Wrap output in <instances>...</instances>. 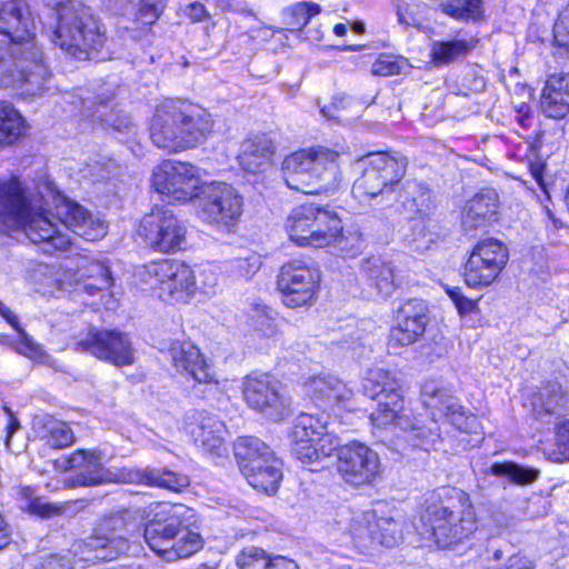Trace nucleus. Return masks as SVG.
Returning <instances> with one entry per match:
<instances>
[{
    "label": "nucleus",
    "mask_w": 569,
    "mask_h": 569,
    "mask_svg": "<svg viewBox=\"0 0 569 569\" xmlns=\"http://www.w3.org/2000/svg\"><path fill=\"white\" fill-rule=\"evenodd\" d=\"M361 270L367 277L369 284L376 288L381 298H387L395 291L396 274L391 263L378 257H371L361 264Z\"/></svg>",
    "instance_id": "38"
},
{
    "label": "nucleus",
    "mask_w": 569,
    "mask_h": 569,
    "mask_svg": "<svg viewBox=\"0 0 569 569\" xmlns=\"http://www.w3.org/2000/svg\"><path fill=\"white\" fill-rule=\"evenodd\" d=\"M351 102L352 99L348 96H337L335 97L331 106H327L321 109V113L328 119L340 120L342 118L340 111L346 109Z\"/></svg>",
    "instance_id": "57"
},
{
    "label": "nucleus",
    "mask_w": 569,
    "mask_h": 569,
    "mask_svg": "<svg viewBox=\"0 0 569 569\" xmlns=\"http://www.w3.org/2000/svg\"><path fill=\"white\" fill-rule=\"evenodd\" d=\"M408 193L411 196L403 201L406 211L413 221V241L418 249H427L439 238L438 222L432 219L435 204L430 191L421 184H409Z\"/></svg>",
    "instance_id": "22"
},
{
    "label": "nucleus",
    "mask_w": 569,
    "mask_h": 569,
    "mask_svg": "<svg viewBox=\"0 0 569 569\" xmlns=\"http://www.w3.org/2000/svg\"><path fill=\"white\" fill-rule=\"evenodd\" d=\"M556 446L563 459H569V419L556 426Z\"/></svg>",
    "instance_id": "56"
},
{
    "label": "nucleus",
    "mask_w": 569,
    "mask_h": 569,
    "mask_svg": "<svg viewBox=\"0 0 569 569\" xmlns=\"http://www.w3.org/2000/svg\"><path fill=\"white\" fill-rule=\"evenodd\" d=\"M0 226L4 229H22L34 243H48L63 249L69 239L61 233L43 208L29 199L22 183L16 179L0 180Z\"/></svg>",
    "instance_id": "4"
},
{
    "label": "nucleus",
    "mask_w": 569,
    "mask_h": 569,
    "mask_svg": "<svg viewBox=\"0 0 569 569\" xmlns=\"http://www.w3.org/2000/svg\"><path fill=\"white\" fill-rule=\"evenodd\" d=\"M27 123L18 110L7 101H0V149L13 144L26 134Z\"/></svg>",
    "instance_id": "39"
},
{
    "label": "nucleus",
    "mask_w": 569,
    "mask_h": 569,
    "mask_svg": "<svg viewBox=\"0 0 569 569\" xmlns=\"http://www.w3.org/2000/svg\"><path fill=\"white\" fill-rule=\"evenodd\" d=\"M337 469L342 478L352 485L370 483L379 472L378 455L366 445L352 441L338 446Z\"/></svg>",
    "instance_id": "23"
},
{
    "label": "nucleus",
    "mask_w": 569,
    "mask_h": 569,
    "mask_svg": "<svg viewBox=\"0 0 569 569\" xmlns=\"http://www.w3.org/2000/svg\"><path fill=\"white\" fill-rule=\"evenodd\" d=\"M103 455L97 449H79L62 461L63 469H79L74 476L64 478L66 488L94 487L102 483H129L131 467L108 469L102 463Z\"/></svg>",
    "instance_id": "14"
},
{
    "label": "nucleus",
    "mask_w": 569,
    "mask_h": 569,
    "mask_svg": "<svg viewBox=\"0 0 569 569\" xmlns=\"http://www.w3.org/2000/svg\"><path fill=\"white\" fill-rule=\"evenodd\" d=\"M167 0H141L139 18L146 24L154 23L162 14Z\"/></svg>",
    "instance_id": "53"
},
{
    "label": "nucleus",
    "mask_w": 569,
    "mask_h": 569,
    "mask_svg": "<svg viewBox=\"0 0 569 569\" xmlns=\"http://www.w3.org/2000/svg\"><path fill=\"white\" fill-rule=\"evenodd\" d=\"M497 194L493 190H487L476 194L467 201L461 224L465 232L470 233L479 228L488 226L496 219Z\"/></svg>",
    "instance_id": "31"
},
{
    "label": "nucleus",
    "mask_w": 569,
    "mask_h": 569,
    "mask_svg": "<svg viewBox=\"0 0 569 569\" xmlns=\"http://www.w3.org/2000/svg\"><path fill=\"white\" fill-rule=\"evenodd\" d=\"M490 472L497 477H506L517 485H529L537 480L539 471L529 467H522L515 462L492 463Z\"/></svg>",
    "instance_id": "45"
},
{
    "label": "nucleus",
    "mask_w": 569,
    "mask_h": 569,
    "mask_svg": "<svg viewBox=\"0 0 569 569\" xmlns=\"http://www.w3.org/2000/svg\"><path fill=\"white\" fill-rule=\"evenodd\" d=\"M194 273L198 284L197 289H200L206 293L212 291L218 284V274L212 267H198L194 270Z\"/></svg>",
    "instance_id": "54"
},
{
    "label": "nucleus",
    "mask_w": 569,
    "mask_h": 569,
    "mask_svg": "<svg viewBox=\"0 0 569 569\" xmlns=\"http://www.w3.org/2000/svg\"><path fill=\"white\" fill-rule=\"evenodd\" d=\"M455 305H456L459 313H461V315L470 313L477 308L476 302L471 299H468L465 296L459 298V300Z\"/></svg>",
    "instance_id": "64"
},
{
    "label": "nucleus",
    "mask_w": 569,
    "mask_h": 569,
    "mask_svg": "<svg viewBox=\"0 0 569 569\" xmlns=\"http://www.w3.org/2000/svg\"><path fill=\"white\" fill-rule=\"evenodd\" d=\"M423 390L425 393L431 395L432 402L429 406L436 407L443 412L448 421L456 429L469 435L479 436L481 433L478 418L466 410L455 397L447 395L442 390L431 389L429 386H425Z\"/></svg>",
    "instance_id": "28"
},
{
    "label": "nucleus",
    "mask_w": 569,
    "mask_h": 569,
    "mask_svg": "<svg viewBox=\"0 0 569 569\" xmlns=\"http://www.w3.org/2000/svg\"><path fill=\"white\" fill-rule=\"evenodd\" d=\"M184 14L192 21L199 22L208 18L206 7L200 2H193L186 7Z\"/></svg>",
    "instance_id": "58"
},
{
    "label": "nucleus",
    "mask_w": 569,
    "mask_h": 569,
    "mask_svg": "<svg viewBox=\"0 0 569 569\" xmlns=\"http://www.w3.org/2000/svg\"><path fill=\"white\" fill-rule=\"evenodd\" d=\"M305 393L319 407L351 410L353 407L352 390L337 376L322 371L305 379Z\"/></svg>",
    "instance_id": "26"
},
{
    "label": "nucleus",
    "mask_w": 569,
    "mask_h": 569,
    "mask_svg": "<svg viewBox=\"0 0 569 569\" xmlns=\"http://www.w3.org/2000/svg\"><path fill=\"white\" fill-rule=\"evenodd\" d=\"M242 392L246 402L271 419H281L289 412L290 401L282 392L280 381L267 373L248 376Z\"/></svg>",
    "instance_id": "21"
},
{
    "label": "nucleus",
    "mask_w": 569,
    "mask_h": 569,
    "mask_svg": "<svg viewBox=\"0 0 569 569\" xmlns=\"http://www.w3.org/2000/svg\"><path fill=\"white\" fill-rule=\"evenodd\" d=\"M0 315L18 331L20 343L23 349L21 352L28 357H36L42 353L41 347L36 343L31 337L19 327V320L1 301H0Z\"/></svg>",
    "instance_id": "48"
},
{
    "label": "nucleus",
    "mask_w": 569,
    "mask_h": 569,
    "mask_svg": "<svg viewBox=\"0 0 569 569\" xmlns=\"http://www.w3.org/2000/svg\"><path fill=\"white\" fill-rule=\"evenodd\" d=\"M359 161L363 163V170L353 182V196L380 208L392 207L399 199L407 159L399 153L376 152L360 158Z\"/></svg>",
    "instance_id": "8"
},
{
    "label": "nucleus",
    "mask_w": 569,
    "mask_h": 569,
    "mask_svg": "<svg viewBox=\"0 0 569 569\" xmlns=\"http://www.w3.org/2000/svg\"><path fill=\"white\" fill-rule=\"evenodd\" d=\"M339 153L327 149H301L287 156L281 164L288 188L306 194L328 193L340 181Z\"/></svg>",
    "instance_id": "7"
},
{
    "label": "nucleus",
    "mask_w": 569,
    "mask_h": 569,
    "mask_svg": "<svg viewBox=\"0 0 569 569\" xmlns=\"http://www.w3.org/2000/svg\"><path fill=\"white\" fill-rule=\"evenodd\" d=\"M54 11V44L77 60H89L101 50L106 42L104 30L90 7L68 0L59 3Z\"/></svg>",
    "instance_id": "6"
},
{
    "label": "nucleus",
    "mask_w": 569,
    "mask_h": 569,
    "mask_svg": "<svg viewBox=\"0 0 569 569\" xmlns=\"http://www.w3.org/2000/svg\"><path fill=\"white\" fill-rule=\"evenodd\" d=\"M307 238L305 246L322 248L336 242L341 246L342 224L340 218L319 207Z\"/></svg>",
    "instance_id": "35"
},
{
    "label": "nucleus",
    "mask_w": 569,
    "mask_h": 569,
    "mask_svg": "<svg viewBox=\"0 0 569 569\" xmlns=\"http://www.w3.org/2000/svg\"><path fill=\"white\" fill-rule=\"evenodd\" d=\"M63 281L74 284V291L96 296L112 286V277L104 262L88 257L77 259L74 266H68Z\"/></svg>",
    "instance_id": "27"
},
{
    "label": "nucleus",
    "mask_w": 569,
    "mask_h": 569,
    "mask_svg": "<svg viewBox=\"0 0 569 569\" xmlns=\"http://www.w3.org/2000/svg\"><path fill=\"white\" fill-rule=\"evenodd\" d=\"M26 509L30 513L43 519L62 516L66 511V507L63 505L52 503L39 497H36L29 503H27Z\"/></svg>",
    "instance_id": "51"
},
{
    "label": "nucleus",
    "mask_w": 569,
    "mask_h": 569,
    "mask_svg": "<svg viewBox=\"0 0 569 569\" xmlns=\"http://www.w3.org/2000/svg\"><path fill=\"white\" fill-rule=\"evenodd\" d=\"M83 113L103 129L130 132L134 127L130 116L118 110L110 100L96 98L93 101H86Z\"/></svg>",
    "instance_id": "33"
},
{
    "label": "nucleus",
    "mask_w": 569,
    "mask_h": 569,
    "mask_svg": "<svg viewBox=\"0 0 569 569\" xmlns=\"http://www.w3.org/2000/svg\"><path fill=\"white\" fill-rule=\"evenodd\" d=\"M555 43L569 52V1L553 26Z\"/></svg>",
    "instance_id": "52"
},
{
    "label": "nucleus",
    "mask_w": 569,
    "mask_h": 569,
    "mask_svg": "<svg viewBox=\"0 0 569 569\" xmlns=\"http://www.w3.org/2000/svg\"><path fill=\"white\" fill-rule=\"evenodd\" d=\"M543 170H545L543 163L537 162V163H532L530 166V171H531L532 177L535 178L537 183L541 187V189L548 194V189H547V186L543 180Z\"/></svg>",
    "instance_id": "63"
},
{
    "label": "nucleus",
    "mask_w": 569,
    "mask_h": 569,
    "mask_svg": "<svg viewBox=\"0 0 569 569\" xmlns=\"http://www.w3.org/2000/svg\"><path fill=\"white\" fill-rule=\"evenodd\" d=\"M320 281L317 268L302 259L286 262L278 274L277 287L282 302L289 308L309 306L315 300Z\"/></svg>",
    "instance_id": "18"
},
{
    "label": "nucleus",
    "mask_w": 569,
    "mask_h": 569,
    "mask_svg": "<svg viewBox=\"0 0 569 569\" xmlns=\"http://www.w3.org/2000/svg\"><path fill=\"white\" fill-rule=\"evenodd\" d=\"M274 146L272 140L266 136H257L242 144L240 163L248 172L256 173L269 166Z\"/></svg>",
    "instance_id": "37"
},
{
    "label": "nucleus",
    "mask_w": 569,
    "mask_h": 569,
    "mask_svg": "<svg viewBox=\"0 0 569 569\" xmlns=\"http://www.w3.org/2000/svg\"><path fill=\"white\" fill-rule=\"evenodd\" d=\"M428 308L422 300H408L397 311L396 325L391 327L387 346L397 351L418 341L426 331Z\"/></svg>",
    "instance_id": "24"
},
{
    "label": "nucleus",
    "mask_w": 569,
    "mask_h": 569,
    "mask_svg": "<svg viewBox=\"0 0 569 569\" xmlns=\"http://www.w3.org/2000/svg\"><path fill=\"white\" fill-rule=\"evenodd\" d=\"M110 167L111 164H106V166H92L91 169H90V174H91V178L94 180V181H103V180H107L110 178Z\"/></svg>",
    "instance_id": "62"
},
{
    "label": "nucleus",
    "mask_w": 569,
    "mask_h": 569,
    "mask_svg": "<svg viewBox=\"0 0 569 569\" xmlns=\"http://www.w3.org/2000/svg\"><path fill=\"white\" fill-rule=\"evenodd\" d=\"M439 502H430L413 523L420 547L453 548L468 540L478 529V518L467 492L457 488H441Z\"/></svg>",
    "instance_id": "2"
},
{
    "label": "nucleus",
    "mask_w": 569,
    "mask_h": 569,
    "mask_svg": "<svg viewBox=\"0 0 569 569\" xmlns=\"http://www.w3.org/2000/svg\"><path fill=\"white\" fill-rule=\"evenodd\" d=\"M241 472L252 488L267 495L276 493L282 479L281 463L274 457L244 465Z\"/></svg>",
    "instance_id": "36"
},
{
    "label": "nucleus",
    "mask_w": 569,
    "mask_h": 569,
    "mask_svg": "<svg viewBox=\"0 0 569 569\" xmlns=\"http://www.w3.org/2000/svg\"><path fill=\"white\" fill-rule=\"evenodd\" d=\"M224 435L226 426L217 416L207 412L198 413L191 436L204 451L220 456Z\"/></svg>",
    "instance_id": "32"
},
{
    "label": "nucleus",
    "mask_w": 569,
    "mask_h": 569,
    "mask_svg": "<svg viewBox=\"0 0 569 569\" xmlns=\"http://www.w3.org/2000/svg\"><path fill=\"white\" fill-rule=\"evenodd\" d=\"M153 273L163 299L187 301L197 290L194 270L182 261L163 260L153 266Z\"/></svg>",
    "instance_id": "25"
},
{
    "label": "nucleus",
    "mask_w": 569,
    "mask_h": 569,
    "mask_svg": "<svg viewBox=\"0 0 569 569\" xmlns=\"http://www.w3.org/2000/svg\"><path fill=\"white\" fill-rule=\"evenodd\" d=\"M129 483L146 485L179 492L190 485L189 477L167 468H133L129 473Z\"/></svg>",
    "instance_id": "34"
},
{
    "label": "nucleus",
    "mask_w": 569,
    "mask_h": 569,
    "mask_svg": "<svg viewBox=\"0 0 569 569\" xmlns=\"http://www.w3.org/2000/svg\"><path fill=\"white\" fill-rule=\"evenodd\" d=\"M540 403H535V407H540L546 413H557L561 410L568 401V393L562 389L559 383H548L539 395Z\"/></svg>",
    "instance_id": "47"
},
{
    "label": "nucleus",
    "mask_w": 569,
    "mask_h": 569,
    "mask_svg": "<svg viewBox=\"0 0 569 569\" xmlns=\"http://www.w3.org/2000/svg\"><path fill=\"white\" fill-rule=\"evenodd\" d=\"M74 435L66 422H54L48 431L47 443L53 449H63L71 446Z\"/></svg>",
    "instance_id": "50"
},
{
    "label": "nucleus",
    "mask_w": 569,
    "mask_h": 569,
    "mask_svg": "<svg viewBox=\"0 0 569 569\" xmlns=\"http://www.w3.org/2000/svg\"><path fill=\"white\" fill-rule=\"evenodd\" d=\"M508 261V250L499 240L479 241L465 264V282L470 288L486 287L493 282Z\"/></svg>",
    "instance_id": "19"
},
{
    "label": "nucleus",
    "mask_w": 569,
    "mask_h": 569,
    "mask_svg": "<svg viewBox=\"0 0 569 569\" xmlns=\"http://www.w3.org/2000/svg\"><path fill=\"white\" fill-rule=\"evenodd\" d=\"M319 207L306 203L295 208L287 219L289 237L299 246H305L311 224L315 221Z\"/></svg>",
    "instance_id": "40"
},
{
    "label": "nucleus",
    "mask_w": 569,
    "mask_h": 569,
    "mask_svg": "<svg viewBox=\"0 0 569 569\" xmlns=\"http://www.w3.org/2000/svg\"><path fill=\"white\" fill-rule=\"evenodd\" d=\"M122 513L111 515L100 521L94 532L82 541L74 543V553L84 561H110L128 550V542L122 536L126 528Z\"/></svg>",
    "instance_id": "17"
},
{
    "label": "nucleus",
    "mask_w": 569,
    "mask_h": 569,
    "mask_svg": "<svg viewBox=\"0 0 569 569\" xmlns=\"http://www.w3.org/2000/svg\"><path fill=\"white\" fill-rule=\"evenodd\" d=\"M73 349L118 368L136 362L132 340L128 333L118 329L90 328L86 337L73 343Z\"/></svg>",
    "instance_id": "12"
},
{
    "label": "nucleus",
    "mask_w": 569,
    "mask_h": 569,
    "mask_svg": "<svg viewBox=\"0 0 569 569\" xmlns=\"http://www.w3.org/2000/svg\"><path fill=\"white\" fill-rule=\"evenodd\" d=\"M540 106L548 118L563 119L569 113V73L548 77L542 89Z\"/></svg>",
    "instance_id": "30"
},
{
    "label": "nucleus",
    "mask_w": 569,
    "mask_h": 569,
    "mask_svg": "<svg viewBox=\"0 0 569 569\" xmlns=\"http://www.w3.org/2000/svg\"><path fill=\"white\" fill-rule=\"evenodd\" d=\"M187 511L184 505L161 502L156 506L152 519L144 525L146 543L168 562L189 558L203 546L200 533L182 522Z\"/></svg>",
    "instance_id": "5"
},
{
    "label": "nucleus",
    "mask_w": 569,
    "mask_h": 569,
    "mask_svg": "<svg viewBox=\"0 0 569 569\" xmlns=\"http://www.w3.org/2000/svg\"><path fill=\"white\" fill-rule=\"evenodd\" d=\"M254 326L262 332L263 336L271 337L276 335L277 329L273 320L268 316H260L257 318Z\"/></svg>",
    "instance_id": "60"
},
{
    "label": "nucleus",
    "mask_w": 569,
    "mask_h": 569,
    "mask_svg": "<svg viewBox=\"0 0 569 569\" xmlns=\"http://www.w3.org/2000/svg\"><path fill=\"white\" fill-rule=\"evenodd\" d=\"M320 12L321 7L318 3L301 1L284 8L282 17L289 30L300 31L312 17Z\"/></svg>",
    "instance_id": "43"
},
{
    "label": "nucleus",
    "mask_w": 569,
    "mask_h": 569,
    "mask_svg": "<svg viewBox=\"0 0 569 569\" xmlns=\"http://www.w3.org/2000/svg\"><path fill=\"white\" fill-rule=\"evenodd\" d=\"M269 557L261 548L247 547L237 556V566L239 569H267Z\"/></svg>",
    "instance_id": "49"
},
{
    "label": "nucleus",
    "mask_w": 569,
    "mask_h": 569,
    "mask_svg": "<svg viewBox=\"0 0 569 569\" xmlns=\"http://www.w3.org/2000/svg\"><path fill=\"white\" fill-rule=\"evenodd\" d=\"M33 28L23 0H0V86L23 96L41 94L51 77Z\"/></svg>",
    "instance_id": "1"
},
{
    "label": "nucleus",
    "mask_w": 569,
    "mask_h": 569,
    "mask_svg": "<svg viewBox=\"0 0 569 569\" xmlns=\"http://www.w3.org/2000/svg\"><path fill=\"white\" fill-rule=\"evenodd\" d=\"M406 519L385 503L357 517L351 525V536L358 549L368 552L379 546L393 548L405 539Z\"/></svg>",
    "instance_id": "10"
},
{
    "label": "nucleus",
    "mask_w": 569,
    "mask_h": 569,
    "mask_svg": "<svg viewBox=\"0 0 569 569\" xmlns=\"http://www.w3.org/2000/svg\"><path fill=\"white\" fill-rule=\"evenodd\" d=\"M198 217L219 228H229L239 220L243 211V199L238 191L224 182L203 183L197 197Z\"/></svg>",
    "instance_id": "15"
},
{
    "label": "nucleus",
    "mask_w": 569,
    "mask_h": 569,
    "mask_svg": "<svg viewBox=\"0 0 569 569\" xmlns=\"http://www.w3.org/2000/svg\"><path fill=\"white\" fill-rule=\"evenodd\" d=\"M46 204L49 206L48 203ZM53 204L54 212L51 211L50 207L43 208V212L49 216L52 222L57 226V229L69 239L68 246L60 249V251L67 250L71 244V241L69 234L59 228L57 221H59L64 228L70 229L73 233L89 241L100 239L107 233L104 222L100 218L93 216L81 204L71 201L60 193L53 196ZM43 244L46 246L44 251L47 252H51V250H59V248H54L51 244Z\"/></svg>",
    "instance_id": "16"
},
{
    "label": "nucleus",
    "mask_w": 569,
    "mask_h": 569,
    "mask_svg": "<svg viewBox=\"0 0 569 569\" xmlns=\"http://www.w3.org/2000/svg\"><path fill=\"white\" fill-rule=\"evenodd\" d=\"M267 569H299L296 561L283 556H270Z\"/></svg>",
    "instance_id": "59"
},
{
    "label": "nucleus",
    "mask_w": 569,
    "mask_h": 569,
    "mask_svg": "<svg viewBox=\"0 0 569 569\" xmlns=\"http://www.w3.org/2000/svg\"><path fill=\"white\" fill-rule=\"evenodd\" d=\"M377 411L370 415L377 427L398 429L397 438L403 442L402 449L420 448L429 451L440 439L438 422L429 418H411L403 408V397L399 388L387 390L379 396Z\"/></svg>",
    "instance_id": "9"
},
{
    "label": "nucleus",
    "mask_w": 569,
    "mask_h": 569,
    "mask_svg": "<svg viewBox=\"0 0 569 569\" xmlns=\"http://www.w3.org/2000/svg\"><path fill=\"white\" fill-rule=\"evenodd\" d=\"M400 64L391 57L379 58L371 67V73L375 76L388 77L400 72Z\"/></svg>",
    "instance_id": "55"
},
{
    "label": "nucleus",
    "mask_w": 569,
    "mask_h": 569,
    "mask_svg": "<svg viewBox=\"0 0 569 569\" xmlns=\"http://www.w3.org/2000/svg\"><path fill=\"white\" fill-rule=\"evenodd\" d=\"M170 355L174 367L189 375L194 381L210 383L214 380L209 365L192 342L186 340L173 341L170 347Z\"/></svg>",
    "instance_id": "29"
},
{
    "label": "nucleus",
    "mask_w": 569,
    "mask_h": 569,
    "mask_svg": "<svg viewBox=\"0 0 569 569\" xmlns=\"http://www.w3.org/2000/svg\"><path fill=\"white\" fill-rule=\"evenodd\" d=\"M328 419L325 412L297 418L291 432L292 453L302 463H321L338 448L339 439L327 430Z\"/></svg>",
    "instance_id": "11"
},
{
    "label": "nucleus",
    "mask_w": 569,
    "mask_h": 569,
    "mask_svg": "<svg viewBox=\"0 0 569 569\" xmlns=\"http://www.w3.org/2000/svg\"><path fill=\"white\" fill-rule=\"evenodd\" d=\"M399 388L396 377L383 368H372L368 371L363 381L366 395L375 399L387 390Z\"/></svg>",
    "instance_id": "44"
},
{
    "label": "nucleus",
    "mask_w": 569,
    "mask_h": 569,
    "mask_svg": "<svg viewBox=\"0 0 569 569\" xmlns=\"http://www.w3.org/2000/svg\"><path fill=\"white\" fill-rule=\"evenodd\" d=\"M202 186L198 169L189 162L166 160L152 173V187L169 202L186 203L198 197Z\"/></svg>",
    "instance_id": "13"
},
{
    "label": "nucleus",
    "mask_w": 569,
    "mask_h": 569,
    "mask_svg": "<svg viewBox=\"0 0 569 569\" xmlns=\"http://www.w3.org/2000/svg\"><path fill=\"white\" fill-rule=\"evenodd\" d=\"M233 448L241 471L244 470V465H251L254 461H263L273 457L270 448L256 437H240L234 442Z\"/></svg>",
    "instance_id": "41"
},
{
    "label": "nucleus",
    "mask_w": 569,
    "mask_h": 569,
    "mask_svg": "<svg viewBox=\"0 0 569 569\" xmlns=\"http://www.w3.org/2000/svg\"><path fill=\"white\" fill-rule=\"evenodd\" d=\"M481 6L482 0H449L440 4L443 13L457 20H478Z\"/></svg>",
    "instance_id": "46"
},
{
    "label": "nucleus",
    "mask_w": 569,
    "mask_h": 569,
    "mask_svg": "<svg viewBox=\"0 0 569 569\" xmlns=\"http://www.w3.org/2000/svg\"><path fill=\"white\" fill-rule=\"evenodd\" d=\"M186 226L166 208H154L146 214L139 227L144 242L159 252H174L186 239Z\"/></svg>",
    "instance_id": "20"
},
{
    "label": "nucleus",
    "mask_w": 569,
    "mask_h": 569,
    "mask_svg": "<svg viewBox=\"0 0 569 569\" xmlns=\"http://www.w3.org/2000/svg\"><path fill=\"white\" fill-rule=\"evenodd\" d=\"M476 43L477 40L472 38L436 41L431 47V57L437 64H449L459 57L468 54Z\"/></svg>",
    "instance_id": "42"
},
{
    "label": "nucleus",
    "mask_w": 569,
    "mask_h": 569,
    "mask_svg": "<svg viewBox=\"0 0 569 569\" xmlns=\"http://www.w3.org/2000/svg\"><path fill=\"white\" fill-rule=\"evenodd\" d=\"M48 569H76L70 557L52 556L48 562Z\"/></svg>",
    "instance_id": "61"
},
{
    "label": "nucleus",
    "mask_w": 569,
    "mask_h": 569,
    "mask_svg": "<svg viewBox=\"0 0 569 569\" xmlns=\"http://www.w3.org/2000/svg\"><path fill=\"white\" fill-rule=\"evenodd\" d=\"M213 126L211 113L203 107L189 100L171 99L157 107L150 138L160 149L180 152L204 143Z\"/></svg>",
    "instance_id": "3"
}]
</instances>
